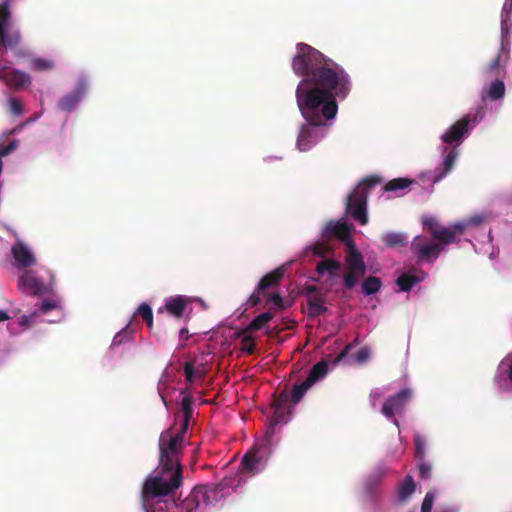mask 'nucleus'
<instances>
[{"label":"nucleus","instance_id":"1","mask_svg":"<svg viewBox=\"0 0 512 512\" xmlns=\"http://www.w3.org/2000/svg\"><path fill=\"white\" fill-rule=\"evenodd\" d=\"M292 69L302 76L296 88L297 106L306 123L302 124L297 148L310 150L323 137L326 122L338 112L336 98H346L352 83L349 74L333 60L306 43H298Z\"/></svg>","mask_w":512,"mask_h":512},{"label":"nucleus","instance_id":"2","mask_svg":"<svg viewBox=\"0 0 512 512\" xmlns=\"http://www.w3.org/2000/svg\"><path fill=\"white\" fill-rule=\"evenodd\" d=\"M182 420L179 429L173 428L163 432L159 439L160 473L148 477L143 485L144 499L167 496L182 484V466L180 455L182 453L184 435L187 432L192 418V397L184 396L181 401Z\"/></svg>","mask_w":512,"mask_h":512},{"label":"nucleus","instance_id":"3","mask_svg":"<svg viewBox=\"0 0 512 512\" xmlns=\"http://www.w3.org/2000/svg\"><path fill=\"white\" fill-rule=\"evenodd\" d=\"M430 236H416L411 242V251L418 263H433L445 247L458 242L457 237L464 232L465 226H429Z\"/></svg>","mask_w":512,"mask_h":512},{"label":"nucleus","instance_id":"4","mask_svg":"<svg viewBox=\"0 0 512 512\" xmlns=\"http://www.w3.org/2000/svg\"><path fill=\"white\" fill-rule=\"evenodd\" d=\"M383 181V178L378 175H369L363 178L347 196L345 205L346 215L359 224H367L368 195L376 186L382 184Z\"/></svg>","mask_w":512,"mask_h":512},{"label":"nucleus","instance_id":"5","mask_svg":"<svg viewBox=\"0 0 512 512\" xmlns=\"http://www.w3.org/2000/svg\"><path fill=\"white\" fill-rule=\"evenodd\" d=\"M333 233L342 241H347L349 250L346 256L347 273L343 277L345 288L352 289L360 277L366 274V264L363 256L358 252L350 239L352 229L355 226H330Z\"/></svg>","mask_w":512,"mask_h":512},{"label":"nucleus","instance_id":"6","mask_svg":"<svg viewBox=\"0 0 512 512\" xmlns=\"http://www.w3.org/2000/svg\"><path fill=\"white\" fill-rule=\"evenodd\" d=\"M484 115L485 110L480 107L473 116L470 114L463 116L446 130L441 136L442 141L448 145L456 144V146H458L465 135L468 134L469 130L473 129L474 126L483 119Z\"/></svg>","mask_w":512,"mask_h":512},{"label":"nucleus","instance_id":"7","mask_svg":"<svg viewBox=\"0 0 512 512\" xmlns=\"http://www.w3.org/2000/svg\"><path fill=\"white\" fill-rule=\"evenodd\" d=\"M53 275L51 283L45 285L43 281L37 278L32 271L25 272L18 279V287L22 290L30 291L33 295L41 296L52 291Z\"/></svg>","mask_w":512,"mask_h":512},{"label":"nucleus","instance_id":"8","mask_svg":"<svg viewBox=\"0 0 512 512\" xmlns=\"http://www.w3.org/2000/svg\"><path fill=\"white\" fill-rule=\"evenodd\" d=\"M411 397V391L409 389H402L396 394L390 396L382 406V413L387 418H393L398 412H401Z\"/></svg>","mask_w":512,"mask_h":512},{"label":"nucleus","instance_id":"9","mask_svg":"<svg viewBox=\"0 0 512 512\" xmlns=\"http://www.w3.org/2000/svg\"><path fill=\"white\" fill-rule=\"evenodd\" d=\"M0 79L14 89L25 87L31 82L27 73L9 66L0 67Z\"/></svg>","mask_w":512,"mask_h":512},{"label":"nucleus","instance_id":"10","mask_svg":"<svg viewBox=\"0 0 512 512\" xmlns=\"http://www.w3.org/2000/svg\"><path fill=\"white\" fill-rule=\"evenodd\" d=\"M11 253L17 266L21 268H29L36 263L34 254L22 241H17L12 246Z\"/></svg>","mask_w":512,"mask_h":512},{"label":"nucleus","instance_id":"11","mask_svg":"<svg viewBox=\"0 0 512 512\" xmlns=\"http://www.w3.org/2000/svg\"><path fill=\"white\" fill-rule=\"evenodd\" d=\"M443 153H446L440 166L435 169V176L432 180L433 183L441 181L454 167L458 152L456 147L448 150L447 147L443 148Z\"/></svg>","mask_w":512,"mask_h":512},{"label":"nucleus","instance_id":"12","mask_svg":"<svg viewBox=\"0 0 512 512\" xmlns=\"http://www.w3.org/2000/svg\"><path fill=\"white\" fill-rule=\"evenodd\" d=\"M507 59L508 52L506 51L505 45L502 42L497 56L485 68V73L491 76L499 75L500 72L504 70Z\"/></svg>","mask_w":512,"mask_h":512},{"label":"nucleus","instance_id":"13","mask_svg":"<svg viewBox=\"0 0 512 512\" xmlns=\"http://www.w3.org/2000/svg\"><path fill=\"white\" fill-rule=\"evenodd\" d=\"M284 277V268L278 267L273 271L269 272L261 278L258 283L257 291L264 292L265 290L275 287L279 284L281 279Z\"/></svg>","mask_w":512,"mask_h":512},{"label":"nucleus","instance_id":"14","mask_svg":"<svg viewBox=\"0 0 512 512\" xmlns=\"http://www.w3.org/2000/svg\"><path fill=\"white\" fill-rule=\"evenodd\" d=\"M258 450L251 449L247 452L241 461V472L247 473L249 475H255L259 468L260 457L257 456Z\"/></svg>","mask_w":512,"mask_h":512},{"label":"nucleus","instance_id":"15","mask_svg":"<svg viewBox=\"0 0 512 512\" xmlns=\"http://www.w3.org/2000/svg\"><path fill=\"white\" fill-rule=\"evenodd\" d=\"M82 96L83 89L79 87L75 91L64 95L58 102V108L65 112H71L80 102Z\"/></svg>","mask_w":512,"mask_h":512},{"label":"nucleus","instance_id":"16","mask_svg":"<svg viewBox=\"0 0 512 512\" xmlns=\"http://www.w3.org/2000/svg\"><path fill=\"white\" fill-rule=\"evenodd\" d=\"M416 486L412 476L407 475L397 487V503L406 502L415 492Z\"/></svg>","mask_w":512,"mask_h":512},{"label":"nucleus","instance_id":"17","mask_svg":"<svg viewBox=\"0 0 512 512\" xmlns=\"http://www.w3.org/2000/svg\"><path fill=\"white\" fill-rule=\"evenodd\" d=\"M195 489L199 492L201 502L206 505L216 501L221 491L219 486L216 484L198 485L195 487Z\"/></svg>","mask_w":512,"mask_h":512},{"label":"nucleus","instance_id":"18","mask_svg":"<svg viewBox=\"0 0 512 512\" xmlns=\"http://www.w3.org/2000/svg\"><path fill=\"white\" fill-rule=\"evenodd\" d=\"M273 319V314L271 312H264L258 316H256L246 328L237 333V337H240L242 334L251 333L266 327V325Z\"/></svg>","mask_w":512,"mask_h":512},{"label":"nucleus","instance_id":"19","mask_svg":"<svg viewBox=\"0 0 512 512\" xmlns=\"http://www.w3.org/2000/svg\"><path fill=\"white\" fill-rule=\"evenodd\" d=\"M505 95V84L502 80H494L490 85L483 89L482 99H490L492 101L499 100Z\"/></svg>","mask_w":512,"mask_h":512},{"label":"nucleus","instance_id":"20","mask_svg":"<svg viewBox=\"0 0 512 512\" xmlns=\"http://www.w3.org/2000/svg\"><path fill=\"white\" fill-rule=\"evenodd\" d=\"M412 183V179L400 177L388 181L382 189L384 192H393L400 196Z\"/></svg>","mask_w":512,"mask_h":512},{"label":"nucleus","instance_id":"21","mask_svg":"<svg viewBox=\"0 0 512 512\" xmlns=\"http://www.w3.org/2000/svg\"><path fill=\"white\" fill-rule=\"evenodd\" d=\"M327 372L328 363L325 360H321L312 366L305 380L313 385L320 379L324 378Z\"/></svg>","mask_w":512,"mask_h":512},{"label":"nucleus","instance_id":"22","mask_svg":"<svg viewBox=\"0 0 512 512\" xmlns=\"http://www.w3.org/2000/svg\"><path fill=\"white\" fill-rule=\"evenodd\" d=\"M340 267V263L334 259H323L317 264L316 273L320 276L328 273L331 277H336Z\"/></svg>","mask_w":512,"mask_h":512},{"label":"nucleus","instance_id":"23","mask_svg":"<svg viewBox=\"0 0 512 512\" xmlns=\"http://www.w3.org/2000/svg\"><path fill=\"white\" fill-rule=\"evenodd\" d=\"M382 241L390 248L405 247L408 244V237L405 233L391 232L383 235Z\"/></svg>","mask_w":512,"mask_h":512},{"label":"nucleus","instance_id":"24","mask_svg":"<svg viewBox=\"0 0 512 512\" xmlns=\"http://www.w3.org/2000/svg\"><path fill=\"white\" fill-rule=\"evenodd\" d=\"M186 300L182 296H176L165 304L166 310L173 316L181 318L186 308Z\"/></svg>","mask_w":512,"mask_h":512},{"label":"nucleus","instance_id":"25","mask_svg":"<svg viewBox=\"0 0 512 512\" xmlns=\"http://www.w3.org/2000/svg\"><path fill=\"white\" fill-rule=\"evenodd\" d=\"M421 280L422 278L416 275L403 273L397 278L396 284L399 286L401 291L408 292L413 288L415 284L419 283Z\"/></svg>","mask_w":512,"mask_h":512},{"label":"nucleus","instance_id":"26","mask_svg":"<svg viewBox=\"0 0 512 512\" xmlns=\"http://www.w3.org/2000/svg\"><path fill=\"white\" fill-rule=\"evenodd\" d=\"M201 503L199 492L194 488L189 496L183 501L181 509L185 512H194Z\"/></svg>","mask_w":512,"mask_h":512},{"label":"nucleus","instance_id":"27","mask_svg":"<svg viewBox=\"0 0 512 512\" xmlns=\"http://www.w3.org/2000/svg\"><path fill=\"white\" fill-rule=\"evenodd\" d=\"M381 288V280L375 276H369L362 283V292L365 295H372Z\"/></svg>","mask_w":512,"mask_h":512},{"label":"nucleus","instance_id":"28","mask_svg":"<svg viewBox=\"0 0 512 512\" xmlns=\"http://www.w3.org/2000/svg\"><path fill=\"white\" fill-rule=\"evenodd\" d=\"M308 309L310 316H320L327 311V307L324 306L323 300L319 297L308 299Z\"/></svg>","mask_w":512,"mask_h":512},{"label":"nucleus","instance_id":"29","mask_svg":"<svg viewBox=\"0 0 512 512\" xmlns=\"http://www.w3.org/2000/svg\"><path fill=\"white\" fill-rule=\"evenodd\" d=\"M512 13V0H506L501 12V34L502 37L508 33V21Z\"/></svg>","mask_w":512,"mask_h":512},{"label":"nucleus","instance_id":"30","mask_svg":"<svg viewBox=\"0 0 512 512\" xmlns=\"http://www.w3.org/2000/svg\"><path fill=\"white\" fill-rule=\"evenodd\" d=\"M312 385L304 380L301 384H297L294 386L291 392V401L293 404H297L301 401L307 390Z\"/></svg>","mask_w":512,"mask_h":512},{"label":"nucleus","instance_id":"31","mask_svg":"<svg viewBox=\"0 0 512 512\" xmlns=\"http://www.w3.org/2000/svg\"><path fill=\"white\" fill-rule=\"evenodd\" d=\"M54 62L44 58H34L30 62V68L34 71L45 72L53 69Z\"/></svg>","mask_w":512,"mask_h":512},{"label":"nucleus","instance_id":"32","mask_svg":"<svg viewBox=\"0 0 512 512\" xmlns=\"http://www.w3.org/2000/svg\"><path fill=\"white\" fill-rule=\"evenodd\" d=\"M414 444H415V457L418 461H422L425 458L426 440L421 435L416 434L414 436Z\"/></svg>","mask_w":512,"mask_h":512},{"label":"nucleus","instance_id":"33","mask_svg":"<svg viewBox=\"0 0 512 512\" xmlns=\"http://www.w3.org/2000/svg\"><path fill=\"white\" fill-rule=\"evenodd\" d=\"M241 339V347L240 350L242 352L247 353L248 355H252L255 352V343L254 338L251 335L242 334Z\"/></svg>","mask_w":512,"mask_h":512},{"label":"nucleus","instance_id":"34","mask_svg":"<svg viewBox=\"0 0 512 512\" xmlns=\"http://www.w3.org/2000/svg\"><path fill=\"white\" fill-rule=\"evenodd\" d=\"M499 370L504 375L505 381L512 383V354L501 362Z\"/></svg>","mask_w":512,"mask_h":512},{"label":"nucleus","instance_id":"35","mask_svg":"<svg viewBox=\"0 0 512 512\" xmlns=\"http://www.w3.org/2000/svg\"><path fill=\"white\" fill-rule=\"evenodd\" d=\"M419 476L421 479L427 480L431 478L432 466L425 462L424 459L418 464Z\"/></svg>","mask_w":512,"mask_h":512},{"label":"nucleus","instance_id":"36","mask_svg":"<svg viewBox=\"0 0 512 512\" xmlns=\"http://www.w3.org/2000/svg\"><path fill=\"white\" fill-rule=\"evenodd\" d=\"M19 42H20V34L18 32H13V33L6 32L5 37L1 44L4 46L14 47V46L18 45Z\"/></svg>","mask_w":512,"mask_h":512},{"label":"nucleus","instance_id":"37","mask_svg":"<svg viewBox=\"0 0 512 512\" xmlns=\"http://www.w3.org/2000/svg\"><path fill=\"white\" fill-rule=\"evenodd\" d=\"M10 11L7 2H3L0 4V25L8 26L10 20Z\"/></svg>","mask_w":512,"mask_h":512},{"label":"nucleus","instance_id":"38","mask_svg":"<svg viewBox=\"0 0 512 512\" xmlns=\"http://www.w3.org/2000/svg\"><path fill=\"white\" fill-rule=\"evenodd\" d=\"M353 357L355 362L363 364L369 359L370 350L368 347H362L353 355Z\"/></svg>","mask_w":512,"mask_h":512},{"label":"nucleus","instance_id":"39","mask_svg":"<svg viewBox=\"0 0 512 512\" xmlns=\"http://www.w3.org/2000/svg\"><path fill=\"white\" fill-rule=\"evenodd\" d=\"M285 410L281 408H274V413L272 417L270 418V425L273 428L274 426L278 425L285 419Z\"/></svg>","mask_w":512,"mask_h":512},{"label":"nucleus","instance_id":"40","mask_svg":"<svg viewBox=\"0 0 512 512\" xmlns=\"http://www.w3.org/2000/svg\"><path fill=\"white\" fill-rule=\"evenodd\" d=\"M434 502V494L427 492L421 505V512H431Z\"/></svg>","mask_w":512,"mask_h":512},{"label":"nucleus","instance_id":"41","mask_svg":"<svg viewBox=\"0 0 512 512\" xmlns=\"http://www.w3.org/2000/svg\"><path fill=\"white\" fill-rule=\"evenodd\" d=\"M58 301L54 299H46L40 304V311L42 313H47L51 310H54L58 307Z\"/></svg>","mask_w":512,"mask_h":512},{"label":"nucleus","instance_id":"42","mask_svg":"<svg viewBox=\"0 0 512 512\" xmlns=\"http://www.w3.org/2000/svg\"><path fill=\"white\" fill-rule=\"evenodd\" d=\"M194 373H195V369H194L193 363L191 361L185 362V364H184V375H185L186 382H188V383H192L193 382Z\"/></svg>","mask_w":512,"mask_h":512},{"label":"nucleus","instance_id":"43","mask_svg":"<svg viewBox=\"0 0 512 512\" xmlns=\"http://www.w3.org/2000/svg\"><path fill=\"white\" fill-rule=\"evenodd\" d=\"M10 110L14 115L20 116L23 114L22 104L16 98L9 99Z\"/></svg>","mask_w":512,"mask_h":512},{"label":"nucleus","instance_id":"44","mask_svg":"<svg viewBox=\"0 0 512 512\" xmlns=\"http://www.w3.org/2000/svg\"><path fill=\"white\" fill-rule=\"evenodd\" d=\"M288 402V395L286 392H282L278 398H276L273 402V408H281L286 409V404Z\"/></svg>","mask_w":512,"mask_h":512},{"label":"nucleus","instance_id":"45","mask_svg":"<svg viewBox=\"0 0 512 512\" xmlns=\"http://www.w3.org/2000/svg\"><path fill=\"white\" fill-rule=\"evenodd\" d=\"M137 314L141 316L143 320H145L146 318H149V316H151L153 313L151 307L148 304L142 303L137 309Z\"/></svg>","mask_w":512,"mask_h":512},{"label":"nucleus","instance_id":"46","mask_svg":"<svg viewBox=\"0 0 512 512\" xmlns=\"http://www.w3.org/2000/svg\"><path fill=\"white\" fill-rule=\"evenodd\" d=\"M353 347V344L350 343V344H347L343 349L342 351L335 357L333 363L334 364H337L341 361H343L347 356H348V353L349 351L352 349Z\"/></svg>","mask_w":512,"mask_h":512},{"label":"nucleus","instance_id":"47","mask_svg":"<svg viewBox=\"0 0 512 512\" xmlns=\"http://www.w3.org/2000/svg\"><path fill=\"white\" fill-rule=\"evenodd\" d=\"M439 221H440V219L437 216L432 215V214H424V215H422V217L420 219V223L423 225L439 224Z\"/></svg>","mask_w":512,"mask_h":512},{"label":"nucleus","instance_id":"48","mask_svg":"<svg viewBox=\"0 0 512 512\" xmlns=\"http://www.w3.org/2000/svg\"><path fill=\"white\" fill-rule=\"evenodd\" d=\"M327 247L326 245L322 243H318L313 247V254L319 257H324V255L327 253Z\"/></svg>","mask_w":512,"mask_h":512},{"label":"nucleus","instance_id":"49","mask_svg":"<svg viewBox=\"0 0 512 512\" xmlns=\"http://www.w3.org/2000/svg\"><path fill=\"white\" fill-rule=\"evenodd\" d=\"M268 301L273 303L280 309L283 307V300L279 294H271L268 298Z\"/></svg>","mask_w":512,"mask_h":512},{"label":"nucleus","instance_id":"50","mask_svg":"<svg viewBox=\"0 0 512 512\" xmlns=\"http://www.w3.org/2000/svg\"><path fill=\"white\" fill-rule=\"evenodd\" d=\"M259 293L260 292L256 291L255 293L250 295L249 303L251 306H256L260 303L261 299H260Z\"/></svg>","mask_w":512,"mask_h":512},{"label":"nucleus","instance_id":"51","mask_svg":"<svg viewBox=\"0 0 512 512\" xmlns=\"http://www.w3.org/2000/svg\"><path fill=\"white\" fill-rule=\"evenodd\" d=\"M484 221L485 218L482 215H476L469 220L468 224H482Z\"/></svg>","mask_w":512,"mask_h":512},{"label":"nucleus","instance_id":"52","mask_svg":"<svg viewBox=\"0 0 512 512\" xmlns=\"http://www.w3.org/2000/svg\"><path fill=\"white\" fill-rule=\"evenodd\" d=\"M189 337H190V335H189V331H188V329H187V328H182V329L180 330V332H179V338H180V340H181V341H186V340H188V339H189Z\"/></svg>","mask_w":512,"mask_h":512},{"label":"nucleus","instance_id":"53","mask_svg":"<svg viewBox=\"0 0 512 512\" xmlns=\"http://www.w3.org/2000/svg\"><path fill=\"white\" fill-rule=\"evenodd\" d=\"M6 26L0 25V44L2 43L5 34H6Z\"/></svg>","mask_w":512,"mask_h":512},{"label":"nucleus","instance_id":"54","mask_svg":"<svg viewBox=\"0 0 512 512\" xmlns=\"http://www.w3.org/2000/svg\"><path fill=\"white\" fill-rule=\"evenodd\" d=\"M8 319H9V315L5 311L0 310V322L6 321Z\"/></svg>","mask_w":512,"mask_h":512},{"label":"nucleus","instance_id":"55","mask_svg":"<svg viewBox=\"0 0 512 512\" xmlns=\"http://www.w3.org/2000/svg\"><path fill=\"white\" fill-rule=\"evenodd\" d=\"M148 326V328H152L153 326V314L151 316H149V318H146L144 320Z\"/></svg>","mask_w":512,"mask_h":512},{"label":"nucleus","instance_id":"56","mask_svg":"<svg viewBox=\"0 0 512 512\" xmlns=\"http://www.w3.org/2000/svg\"><path fill=\"white\" fill-rule=\"evenodd\" d=\"M317 291V287L316 286H308L307 287V292L310 294V293H315Z\"/></svg>","mask_w":512,"mask_h":512},{"label":"nucleus","instance_id":"57","mask_svg":"<svg viewBox=\"0 0 512 512\" xmlns=\"http://www.w3.org/2000/svg\"><path fill=\"white\" fill-rule=\"evenodd\" d=\"M327 224H337V225H340V224H347V223L340 219V220H337V221H329V222H327Z\"/></svg>","mask_w":512,"mask_h":512},{"label":"nucleus","instance_id":"58","mask_svg":"<svg viewBox=\"0 0 512 512\" xmlns=\"http://www.w3.org/2000/svg\"><path fill=\"white\" fill-rule=\"evenodd\" d=\"M439 512H456V511L453 508L446 507V508L439 510Z\"/></svg>","mask_w":512,"mask_h":512}]
</instances>
